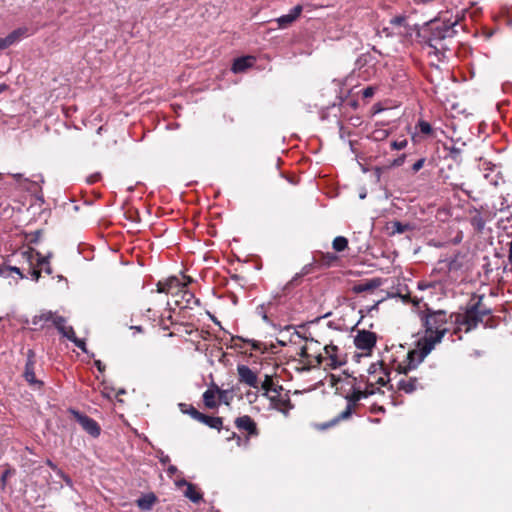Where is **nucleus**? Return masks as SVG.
<instances>
[{"instance_id":"1","label":"nucleus","mask_w":512,"mask_h":512,"mask_svg":"<svg viewBox=\"0 0 512 512\" xmlns=\"http://www.w3.org/2000/svg\"><path fill=\"white\" fill-rule=\"evenodd\" d=\"M373 385L368 383V387L365 390H362L359 386H352V392L345 396L347 400V406L343 412H341L338 416L334 417L332 420L325 422L321 425L322 429H328L330 427L335 426L340 421H344L349 419L352 416L353 409L358 401L361 399L367 398L374 393L373 389H370Z\"/></svg>"},{"instance_id":"2","label":"nucleus","mask_w":512,"mask_h":512,"mask_svg":"<svg viewBox=\"0 0 512 512\" xmlns=\"http://www.w3.org/2000/svg\"><path fill=\"white\" fill-rule=\"evenodd\" d=\"M339 136L347 140L351 152L360 159L371 149L370 145L374 141L370 135L364 136L358 130H339Z\"/></svg>"},{"instance_id":"3","label":"nucleus","mask_w":512,"mask_h":512,"mask_svg":"<svg viewBox=\"0 0 512 512\" xmlns=\"http://www.w3.org/2000/svg\"><path fill=\"white\" fill-rule=\"evenodd\" d=\"M477 299L475 302L469 304L464 314H458L456 317V322L462 325L467 326V331H471L472 329H475L479 323L483 322V318L478 315L477 309L478 305H481V302L483 301L484 295H477L474 296L472 301L474 299Z\"/></svg>"},{"instance_id":"4","label":"nucleus","mask_w":512,"mask_h":512,"mask_svg":"<svg viewBox=\"0 0 512 512\" xmlns=\"http://www.w3.org/2000/svg\"><path fill=\"white\" fill-rule=\"evenodd\" d=\"M447 323V313L444 310L432 311L427 309V315L424 320L426 333L436 335L438 331L447 330L444 325Z\"/></svg>"},{"instance_id":"5","label":"nucleus","mask_w":512,"mask_h":512,"mask_svg":"<svg viewBox=\"0 0 512 512\" xmlns=\"http://www.w3.org/2000/svg\"><path fill=\"white\" fill-rule=\"evenodd\" d=\"M461 130H442L448 140L444 143V148L450 151V156L457 160L463 147L466 145V141L463 140L462 136L459 135Z\"/></svg>"},{"instance_id":"6","label":"nucleus","mask_w":512,"mask_h":512,"mask_svg":"<svg viewBox=\"0 0 512 512\" xmlns=\"http://www.w3.org/2000/svg\"><path fill=\"white\" fill-rule=\"evenodd\" d=\"M447 333V330L438 331L436 335L426 333V336L419 339L417 342L418 351L420 354V361H424L426 356L434 349L437 343H440Z\"/></svg>"},{"instance_id":"7","label":"nucleus","mask_w":512,"mask_h":512,"mask_svg":"<svg viewBox=\"0 0 512 512\" xmlns=\"http://www.w3.org/2000/svg\"><path fill=\"white\" fill-rule=\"evenodd\" d=\"M68 411L90 436L97 438L101 434V427L93 418L74 408Z\"/></svg>"},{"instance_id":"8","label":"nucleus","mask_w":512,"mask_h":512,"mask_svg":"<svg viewBox=\"0 0 512 512\" xmlns=\"http://www.w3.org/2000/svg\"><path fill=\"white\" fill-rule=\"evenodd\" d=\"M390 25L392 26L393 30H390L389 27L383 28V32L387 36H393V35L411 36L412 35L413 29L407 23V16H405V15H397V16L391 18Z\"/></svg>"},{"instance_id":"9","label":"nucleus","mask_w":512,"mask_h":512,"mask_svg":"<svg viewBox=\"0 0 512 512\" xmlns=\"http://www.w3.org/2000/svg\"><path fill=\"white\" fill-rule=\"evenodd\" d=\"M377 336L368 330H359L354 338L355 346L360 350L371 351L376 345Z\"/></svg>"},{"instance_id":"10","label":"nucleus","mask_w":512,"mask_h":512,"mask_svg":"<svg viewBox=\"0 0 512 512\" xmlns=\"http://www.w3.org/2000/svg\"><path fill=\"white\" fill-rule=\"evenodd\" d=\"M238 378L241 383H244L252 388H258V377L254 371H252L246 365L237 366Z\"/></svg>"},{"instance_id":"11","label":"nucleus","mask_w":512,"mask_h":512,"mask_svg":"<svg viewBox=\"0 0 512 512\" xmlns=\"http://www.w3.org/2000/svg\"><path fill=\"white\" fill-rule=\"evenodd\" d=\"M455 33L454 24H447L445 22L435 23L432 27V38L430 40H442L452 37Z\"/></svg>"},{"instance_id":"12","label":"nucleus","mask_w":512,"mask_h":512,"mask_svg":"<svg viewBox=\"0 0 512 512\" xmlns=\"http://www.w3.org/2000/svg\"><path fill=\"white\" fill-rule=\"evenodd\" d=\"M406 359H407V365H405V366H403L402 364L398 365L397 369L400 374H407L409 371L416 369L417 366L423 362V361H420V354L417 349L410 350L407 353Z\"/></svg>"},{"instance_id":"13","label":"nucleus","mask_w":512,"mask_h":512,"mask_svg":"<svg viewBox=\"0 0 512 512\" xmlns=\"http://www.w3.org/2000/svg\"><path fill=\"white\" fill-rule=\"evenodd\" d=\"M235 425L239 430L246 431L248 433V435L252 436V435L258 434L256 423L248 415H244V416L236 418Z\"/></svg>"},{"instance_id":"14","label":"nucleus","mask_w":512,"mask_h":512,"mask_svg":"<svg viewBox=\"0 0 512 512\" xmlns=\"http://www.w3.org/2000/svg\"><path fill=\"white\" fill-rule=\"evenodd\" d=\"M302 11V5L298 4L294 6L288 14L282 15L277 19L279 27L287 28L288 26H290L301 15Z\"/></svg>"},{"instance_id":"15","label":"nucleus","mask_w":512,"mask_h":512,"mask_svg":"<svg viewBox=\"0 0 512 512\" xmlns=\"http://www.w3.org/2000/svg\"><path fill=\"white\" fill-rule=\"evenodd\" d=\"M34 367L35 366L31 365V363H25L23 377L30 385V387H32L34 390H40L44 386V383L35 377Z\"/></svg>"},{"instance_id":"16","label":"nucleus","mask_w":512,"mask_h":512,"mask_svg":"<svg viewBox=\"0 0 512 512\" xmlns=\"http://www.w3.org/2000/svg\"><path fill=\"white\" fill-rule=\"evenodd\" d=\"M255 58L253 56H241L234 59L231 70L234 73H242L253 66Z\"/></svg>"},{"instance_id":"17","label":"nucleus","mask_w":512,"mask_h":512,"mask_svg":"<svg viewBox=\"0 0 512 512\" xmlns=\"http://www.w3.org/2000/svg\"><path fill=\"white\" fill-rule=\"evenodd\" d=\"M157 501V497L154 493H147L136 500V504L142 511L152 510L154 504Z\"/></svg>"},{"instance_id":"18","label":"nucleus","mask_w":512,"mask_h":512,"mask_svg":"<svg viewBox=\"0 0 512 512\" xmlns=\"http://www.w3.org/2000/svg\"><path fill=\"white\" fill-rule=\"evenodd\" d=\"M381 282L378 278L371 279L365 283H359L353 286L352 291L361 294L366 291H373L380 286Z\"/></svg>"},{"instance_id":"19","label":"nucleus","mask_w":512,"mask_h":512,"mask_svg":"<svg viewBox=\"0 0 512 512\" xmlns=\"http://www.w3.org/2000/svg\"><path fill=\"white\" fill-rule=\"evenodd\" d=\"M199 422L219 431L223 428V420L221 417L209 416L202 413Z\"/></svg>"},{"instance_id":"20","label":"nucleus","mask_w":512,"mask_h":512,"mask_svg":"<svg viewBox=\"0 0 512 512\" xmlns=\"http://www.w3.org/2000/svg\"><path fill=\"white\" fill-rule=\"evenodd\" d=\"M391 234L392 235H395V234H403L407 231H412L415 229V225L410 223V222H407V223H403V222H400V221H392L391 222Z\"/></svg>"},{"instance_id":"21","label":"nucleus","mask_w":512,"mask_h":512,"mask_svg":"<svg viewBox=\"0 0 512 512\" xmlns=\"http://www.w3.org/2000/svg\"><path fill=\"white\" fill-rule=\"evenodd\" d=\"M216 395H218V389L217 390L207 389L203 393V395H202L203 402L207 408L214 409L218 406V403L215 399Z\"/></svg>"},{"instance_id":"22","label":"nucleus","mask_w":512,"mask_h":512,"mask_svg":"<svg viewBox=\"0 0 512 512\" xmlns=\"http://www.w3.org/2000/svg\"><path fill=\"white\" fill-rule=\"evenodd\" d=\"M29 29L27 27H19L10 32L7 37L12 45L19 42L21 39L29 36Z\"/></svg>"},{"instance_id":"23","label":"nucleus","mask_w":512,"mask_h":512,"mask_svg":"<svg viewBox=\"0 0 512 512\" xmlns=\"http://www.w3.org/2000/svg\"><path fill=\"white\" fill-rule=\"evenodd\" d=\"M185 497H187L193 503H200L203 500V494L197 490L196 485L189 484L188 488L184 493Z\"/></svg>"},{"instance_id":"24","label":"nucleus","mask_w":512,"mask_h":512,"mask_svg":"<svg viewBox=\"0 0 512 512\" xmlns=\"http://www.w3.org/2000/svg\"><path fill=\"white\" fill-rule=\"evenodd\" d=\"M339 105L343 108H352L356 109L358 107V100L354 98V94H352V90L348 91V95L343 97L342 95L338 96Z\"/></svg>"},{"instance_id":"25","label":"nucleus","mask_w":512,"mask_h":512,"mask_svg":"<svg viewBox=\"0 0 512 512\" xmlns=\"http://www.w3.org/2000/svg\"><path fill=\"white\" fill-rule=\"evenodd\" d=\"M416 378H410L409 380L401 379L398 382L397 388L405 393H412L416 390Z\"/></svg>"},{"instance_id":"26","label":"nucleus","mask_w":512,"mask_h":512,"mask_svg":"<svg viewBox=\"0 0 512 512\" xmlns=\"http://www.w3.org/2000/svg\"><path fill=\"white\" fill-rule=\"evenodd\" d=\"M35 254L37 256V265L45 266L44 271L49 275L52 274V268L49 265V259L52 257V253L42 256L40 252L35 251Z\"/></svg>"},{"instance_id":"27","label":"nucleus","mask_w":512,"mask_h":512,"mask_svg":"<svg viewBox=\"0 0 512 512\" xmlns=\"http://www.w3.org/2000/svg\"><path fill=\"white\" fill-rule=\"evenodd\" d=\"M179 407H180V410L185 413V414H188L190 415L194 420H197L199 421L200 417H201V412H199L194 406L192 405H188V404H184V403H180L179 404Z\"/></svg>"},{"instance_id":"28","label":"nucleus","mask_w":512,"mask_h":512,"mask_svg":"<svg viewBox=\"0 0 512 512\" xmlns=\"http://www.w3.org/2000/svg\"><path fill=\"white\" fill-rule=\"evenodd\" d=\"M470 224L476 231L481 232L485 227V220L481 213L477 212L474 216H472L470 218Z\"/></svg>"},{"instance_id":"29","label":"nucleus","mask_w":512,"mask_h":512,"mask_svg":"<svg viewBox=\"0 0 512 512\" xmlns=\"http://www.w3.org/2000/svg\"><path fill=\"white\" fill-rule=\"evenodd\" d=\"M332 247L337 252H342L348 247V240L344 236L334 238Z\"/></svg>"},{"instance_id":"30","label":"nucleus","mask_w":512,"mask_h":512,"mask_svg":"<svg viewBox=\"0 0 512 512\" xmlns=\"http://www.w3.org/2000/svg\"><path fill=\"white\" fill-rule=\"evenodd\" d=\"M378 90L377 86H367L363 88L362 90L356 92L355 94L359 95L361 94L362 100L367 102L369 99H371L376 91Z\"/></svg>"},{"instance_id":"31","label":"nucleus","mask_w":512,"mask_h":512,"mask_svg":"<svg viewBox=\"0 0 512 512\" xmlns=\"http://www.w3.org/2000/svg\"><path fill=\"white\" fill-rule=\"evenodd\" d=\"M218 398L220 403L230 405L231 401L233 400V391L228 389H218Z\"/></svg>"},{"instance_id":"32","label":"nucleus","mask_w":512,"mask_h":512,"mask_svg":"<svg viewBox=\"0 0 512 512\" xmlns=\"http://www.w3.org/2000/svg\"><path fill=\"white\" fill-rule=\"evenodd\" d=\"M182 298L186 302L187 306H191L192 304L200 306V300L196 298L195 295L188 290H185L183 292Z\"/></svg>"},{"instance_id":"33","label":"nucleus","mask_w":512,"mask_h":512,"mask_svg":"<svg viewBox=\"0 0 512 512\" xmlns=\"http://www.w3.org/2000/svg\"><path fill=\"white\" fill-rule=\"evenodd\" d=\"M479 168L480 170H482L484 172V176L485 178H489L490 177V173L494 172L496 170V165L489 162V161H483L480 165H479Z\"/></svg>"},{"instance_id":"34","label":"nucleus","mask_w":512,"mask_h":512,"mask_svg":"<svg viewBox=\"0 0 512 512\" xmlns=\"http://www.w3.org/2000/svg\"><path fill=\"white\" fill-rule=\"evenodd\" d=\"M53 318V312L52 311H46L41 313L40 315H35L32 318V324L38 325L41 321H50Z\"/></svg>"},{"instance_id":"35","label":"nucleus","mask_w":512,"mask_h":512,"mask_svg":"<svg viewBox=\"0 0 512 512\" xmlns=\"http://www.w3.org/2000/svg\"><path fill=\"white\" fill-rule=\"evenodd\" d=\"M0 270L5 272V275L3 276L5 278L9 277L11 272L16 273L21 279L25 278L20 268L16 266H1Z\"/></svg>"},{"instance_id":"36","label":"nucleus","mask_w":512,"mask_h":512,"mask_svg":"<svg viewBox=\"0 0 512 512\" xmlns=\"http://www.w3.org/2000/svg\"><path fill=\"white\" fill-rule=\"evenodd\" d=\"M235 340H239V341H243V342H247V343L251 344L252 349L255 351L261 350V343L256 340L244 339L241 336H232L231 341H235Z\"/></svg>"},{"instance_id":"37","label":"nucleus","mask_w":512,"mask_h":512,"mask_svg":"<svg viewBox=\"0 0 512 512\" xmlns=\"http://www.w3.org/2000/svg\"><path fill=\"white\" fill-rule=\"evenodd\" d=\"M406 158V154H402L399 157L393 159L392 161H389L387 164H385V168L388 170L393 167H399L404 164Z\"/></svg>"},{"instance_id":"38","label":"nucleus","mask_w":512,"mask_h":512,"mask_svg":"<svg viewBox=\"0 0 512 512\" xmlns=\"http://www.w3.org/2000/svg\"><path fill=\"white\" fill-rule=\"evenodd\" d=\"M177 281L178 280H177L176 277H172L169 280V282H167V283L158 282V284H157V292H159V293H167L170 290V288H171V284L173 282H177Z\"/></svg>"},{"instance_id":"39","label":"nucleus","mask_w":512,"mask_h":512,"mask_svg":"<svg viewBox=\"0 0 512 512\" xmlns=\"http://www.w3.org/2000/svg\"><path fill=\"white\" fill-rule=\"evenodd\" d=\"M53 321L54 326L58 330V332L62 331L65 326L66 319L63 316H53V318L50 320Z\"/></svg>"},{"instance_id":"40","label":"nucleus","mask_w":512,"mask_h":512,"mask_svg":"<svg viewBox=\"0 0 512 512\" xmlns=\"http://www.w3.org/2000/svg\"><path fill=\"white\" fill-rule=\"evenodd\" d=\"M388 171L387 168H385V165L383 166H377L374 168V176L376 178V182L379 183V184H382V180H383V174Z\"/></svg>"},{"instance_id":"41","label":"nucleus","mask_w":512,"mask_h":512,"mask_svg":"<svg viewBox=\"0 0 512 512\" xmlns=\"http://www.w3.org/2000/svg\"><path fill=\"white\" fill-rule=\"evenodd\" d=\"M63 337L67 338L68 340L72 341L74 338H76L75 331L72 326H66L62 331L59 332Z\"/></svg>"},{"instance_id":"42","label":"nucleus","mask_w":512,"mask_h":512,"mask_svg":"<svg viewBox=\"0 0 512 512\" xmlns=\"http://www.w3.org/2000/svg\"><path fill=\"white\" fill-rule=\"evenodd\" d=\"M329 359H330V363L328 364V366L331 368V369H337L339 367H341L342 365L345 364L344 361H340L338 360L337 356L336 355H328Z\"/></svg>"},{"instance_id":"43","label":"nucleus","mask_w":512,"mask_h":512,"mask_svg":"<svg viewBox=\"0 0 512 512\" xmlns=\"http://www.w3.org/2000/svg\"><path fill=\"white\" fill-rule=\"evenodd\" d=\"M14 470L6 469L0 476V486L2 489L5 488L7 484V479L13 474Z\"/></svg>"},{"instance_id":"44","label":"nucleus","mask_w":512,"mask_h":512,"mask_svg":"<svg viewBox=\"0 0 512 512\" xmlns=\"http://www.w3.org/2000/svg\"><path fill=\"white\" fill-rule=\"evenodd\" d=\"M407 143H408L407 139L394 140V141H391L390 146L394 150H401L406 147Z\"/></svg>"},{"instance_id":"45","label":"nucleus","mask_w":512,"mask_h":512,"mask_svg":"<svg viewBox=\"0 0 512 512\" xmlns=\"http://www.w3.org/2000/svg\"><path fill=\"white\" fill-rule=\"evenodd\" d=\"M71 342H73L75 346H77L83 353L90 354L86 347V343L83 339H79L76 337Z\"/></svg>"},{"instance_id":"46","label":"nucleus","mask_w":512,"mask_h":512,"mask_svg":"<svg viewBox=\"0 0 512 512\" xmlns=\"http://www.w3.org/2000/svg\"><path fill=\"white\" fill-rule=\"evenodd\" d=\"M373 115L380 114V113H387L390 114L393 112V109H385L381 106L380 103L374 104L372 107Z\"/></svg>"},{"instance_id":"47","label":"nucleus","mask_w":512,"mask_h":512,"mask_svg":"<svg viewBox=\"0 0 512 512\" xmlns=\"http://www.w3.org/2000/svg\"><path fill=\"white\" fill-rule=\"evenodd\" d=\"M477 313H478V315H480L482 318H484L485 316L490 315V314L492 313V311H491V309H490V308L485 307V306L481 303V305H478Z\"/></svg>"},{"instance_id":"48","label":"nucleus","mask_w":512,"mask_h":512,"mask_svg":"<svg viewBox=\"0 0 512 512\" xmlns=\"http://www.w3.org/2000/svg\"><path fill=\"white\" fill-rule=\"evenodd\" d=\"M380 366L381 369L385 370L384 363L378 362V363H372L370 367L368 368L369 374H375L377 372V367ZM386 373V371H384Z\"/></svg>"},{"instance_id":"49","label":"nucleus","mask_w":512,"mask_h":512,"mask_svg":"<svg viewBox=\"0 0 512 512\" xmlns=\"http://www.w3.org/2000/svg\"><path fill=\"white\" fill-rule=\"evenodd\" d=\"M26 356H27L26 363H31V365L35 366L36 354H35L34 350L33 349H28V351L26 353Z\"/></svg>"},{"instance_id":"50","label":"nucleus","mask_w":512,"mask_h":512,"mask_svg":"<svg viewBox=\"0 0 512 512\" xmlns=\"http://www.w3.org/2000/svg\"><path fill=\"white\" fill-rule=\"evenodd\" d=\"M324 351L327 355H336V352L338 351V347L333 344L326 345L324 348Z\"/></svg>"},{"instance_id":"51","label":"nucleus","mask_w":512,"mask_h":512,"mask_svg":"<svg viewBox=\"0 0 512 512\" xmlns=\"http://www.w3.org/2000/svg\"><path fill=\"white\" fill-rule=\"evenodd\" d=\"M425 159L420 158L412 165V171L414 173L418 172L424 165Z\"/></svg>"},{"instance_id":"52","label":"nucleus","mask_w":512,"mask_h":512,"mask_svg":"<svg viewBox=\"0 0 512 512\" xmlns=\"http://www.w3.org/2000/svg\"><path fill=\"white\" fill-rule=\"evenodd\" d=\"M10 46H12V44L10 43L7 36L0 38V50H5V49L9 48Z\"/></svg>"},{"instance_id":"53","label":"nucleus","mask_w":512,"mask_h":512,"mask_svg":"<svg viewBox=\"0 0 512 512\" xmlns=\"http://www.w3.org/2000/svg\"><path fill=\"white\" fill-rule=\"evenodd\" d=\"M159 461L162 465H167L170 463V457L169 455L164 454L163 451L160 452L158 455Z\"/></svg>"},{"instance_id":"54","label":"nucleus","mask_w":512,"mask_h":512,"mask_svg":"<svg viewBox=\"0 0 512 512\" xmlns=\"http://www.w3.org/2000/svg\"><path fill=\"white\" fill-rule=\"evenodd\" d=\"M100 178H101L100 173H94L87 178V183L94 184V183L98 182L100 180Z\"/></svg>"},{"instance_id":"55","label":"nucleus","mask_w":512,"mask_h":512,"mask_svg":"<svg viewBox=\"0 0 512 512\" xmlns=\"http://www.w3.org/2000/svg\"><path fill=\"white\" fill-rule=\"evenodd\" d=\"M264 310V306L263 305H260L257 307V311L259 313H262V319L266 322V323H271L270 319L268 318L267 314L263 311Z\"/></svg>"},{"instance_id":"56","label":"nucleus","mask_w":512,"mask_h":512,"mask_svg":"<svg viewBox=\"0 0 512 512\" xmlns=\"http://www.w3.org/2000/svg\"><path fill=\"white\" fill-rule=\"evenodd\" d=\"M41 234L42 232L40 230H36L33 234H32V238L30 239V242L31 243H37L41 237Z\"/></svg>"},{"instance_id":"57","label":"nucleus","mask_w":512,"mask_h":512,"mask_svg":"<svg viewBox=\"0 0 512 512\" xmlns=\"http://www.w3.org/2000/svg\"><path fill=\"white\" fill-rule=\"evenodd\" d=\"M371 412L372 413H385V408L380 405H373L371 407Z\"/></svg>"},{"instance_id":"58","label":"nucleus","mask_w":512,"mask_h":512,"mask_svg":"<svg viewBox=\"0 0 512 512\" xmlns=\"http://www.w3.org/2000/svg\"><path fill=\"white\" fill-rule=\"evenodd\" d=\"M415 128L429 129L432 127L428 122L420 120L418 121V124L415 126Z\"/></svg>"},{"instance_id":"59","label":"nucleus","mask_w":512,"mask_h":512,"mask_svg":"<svg viewBox=\"0 0 512 512\" xmlns=\"http://www.w3.org/2000/svg\"><path fill=\"white\" fill-rule=\"evenodd\" d=\"M94 365L96 366L100 373H103L105 371V365L102 363L101 360H95Z\"/></svg>"},{"instance_id":"60","label":"nucleus","mask_w":512,"mask_h":512,"mask_svg":"<svg viewBox=\"0 0 512 512\" xmlns=\"http://www.w3.org/2000/svg\"><path fill=\"white\" fill-rule=\"evenodd\" d=\"M176 473H178V468L176 466H174V465H169L168 468H167V474L169 476H173Z\"/></svg>"},{"instance_id":"61","label":"nucleus","mask_w":512,"mask_h":512,"mask_svg":"<svg viewBox=\"0 0 512 512\" xmlns=\"http://www.w3.org/2000/svg\"><path fill=\"white\" fill-rule=\"evenodd\" d=\"M30 273H31V276H32L33 280H35V281L39 280V278L41 276V271L40 270L32 269Z\"/></svg>"},{"instance_id":"62","label":"nucleus","mask_w":512,"mask_h":512,"mask_svg":"<svg viewBox=\"0 0 512 512\" xmlns=\"http://www.w3.org/2000/svg\"><path fill=\"white\" fill-rule=\"evenodd\" d=\"M176 486L178 487H182V486H186V488H188V485L191 484L190 482H188L187 480L185 479H180V480H177L175 482Z\"/></svg>"},{"instance_id":"63","label":"nucleus","mask_w":512,"mask_h":512,"mask_svg":"<svg viewBox=\"0 0 512 512\" xmlns=\"http://www.w3.org/2000/svg\"><path fill=\"white\" fill-rule=\"evenodd\" d=\"M330 381H331V385L334 386L336 385L338 382H340V377L334 375V374H330Z\"/></svg>"},{"instance_id":"64","label":"nucleus","mask_w":512,"mask_h":512,"mask_svg":"<svg viewBox=\"0 0 512 512\" xmlns=\"http://www.w3.org/2000/svg\"><path fill=\"white\" fill-rule=\"evenodd\" d=\"M46 465L49 466L53 471H56L58 469V466L50 459L46 460Z\"/></svg>"}]
</instances>
